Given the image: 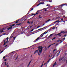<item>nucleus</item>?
I'll return each instance as SVG.
<instances>
[{
    "label": "nucleus",
    "mask_w": 67,
    "mask_h": 67,
    "mask_svg": "<svg viewBox=\"0 0 67 67\" xmlns=\"http://www.w3.org/2000/svg\"><path fill=\"white\" fill-rule=\"evenodd\" d=\"M38 50H36L35 51V52H34V54H35V53H38V52H39L38 53V55H40V54L42 52V50H43V48L42 47H41L40 46H39L37 47Z\"/></svg>",
    "instance_id": "1"
},
{
    "label": "nucleus",
    "mask_w": 67,
    "mask_h": 67,
    "mask_svg": "<svg viewBox=\"0 0 67 67\" xmlns=\"http://www.w3.org/2000/svg\"><path fill=\"white\" fill-rule=\"evenodd\" d=\"M43 36V35H42V36L41 37L40 35L39 37H38L34 41V42H36L37 41H38V39H39V38H40H40H42V37Z\"/></svg>",
    "instance_id": "2"
},
{
    "label": "nucleus",
    "mask_w": 67,
    "mask_h": 67,
    "mask_svg": "<svg viewBox=\"0 0 67 67\" xmlns=\"http://www.w3.org/2000/svg\"><path fill=\"white\" fill-rule=\"evenodd\" d=\"M44 4V2H41V3H39L38 4H37L36 5V7H37L39 5H40V4Z\"/></svg>",
    "instance_id": "3"
},
{
    "label": "nucleus",
    "mask_w": 67,
    "mask_h": 67,
    "mask_svg": "<svg viewBox=\"0 0 67 67\" xmlns=\"http://www.w3.org/2000/svg\"><path fill=\"white\" fill-rule=\"evenodd\" d=\"M55 35H56V36H57V35H58V36H62V34L60 33H59L57 35L55 34Z\"/></svg>",
    "instance_id": "4"
},
{
    "label": "nucleus",
    "mask_w": 67,
    "mask_h": 67,
    "mask_svg": "<svg viewBox=\"0 0 67 67\" xmlns=\"http://www.w3.org/2000/svg\"><path fill=\"white\" fill-rule=\"evenodd\" d=\"M12 26H11L10 27H9L7 29L8 30H12Z\"/></svg>",
    "instance_id": "5"
},
{
    "label": "nucleus",
    "mask_w": 67,
    "mask_h": 67,
    "mask_svg": "<svg viewBox=\"0 0 67 67\" xmlns=\"http://www.w3.org/2000/svg\"><path fill=\"white\" fill-rule=\"evenodd\" d=\"M48 33V31H47V32H46V31L44 33H43V34H42L40 35V36H41V35H43V34H46V33Z\"/></svg>",
    "instance_id": "6"
},
{
    "label": "nucleus",
    "mask_w": 67,
    "mask_h": 67,
    "mask_svg": "<svg viewBox=\"0 0 67 67\" xmlns=\"http://www.w3.org/2000/svg\"><path fill=\"white\" fill-rule=\"evenodd\" d=\"M60 18L59 17V16H58V17L56 18V19H55V18H53L52 19L53 20H56V19H58V18Z\"/></svg>",
    "instance_id": "7"
},
{
    "label": "nucleus",
    "mask_w": 67,
    "mask_h": 67,
    "mask_svg": "<svg viewBox=\"0 0 67 67\" xmlns=\"http://www.w3.org/2000/svg\"><path fill=\"white\" fill-rule=\"evenodd\" d=\"M63 41H64V39H63L61 40H60V43H62Z\"/></svg>",
    "instance_id": "8"
},
{
    "label": "nucleus",
    "mask_w": 67,
    "mask_h": 67,
    "mask_svg": "<svg viewBox=\"0 0 67 67\" xmlns=\"http://www.w3.org/2000/svg\"><path fill=\"white\" fill-rule=\"evenodd\" d=\"M51 21V19H49L48 20H47L46 21H45V22L46 23H48L49 21Z\"/></svg>",
    "instance_id": "9"
},
{
    "label": "nucleus",
    "mask_w": 67,
    "mask_h": 67,
    "mask_svg": "<svg viewBox=\"0 0 67 67\" xmlns=\"http://www.w3.org/2000/svg\"><path fill=\"white\" fill-rule=\"evenodd\" d=\"M61 51H59V52L57 54V57L58 56V55H59V54L60 53V52H61Z\"/></svg>",
    "instance_id": "10"
},
{
    "label": "nucleus",
    "mask_w": 67,
    "mask_h": 67,
    "mask_svg": "<svg viewBox=\"0 0 67 67\" xmlns=\"http://www.w3.org/2000/svg\"><path fill=\"white\" fill-rule=\"evenodd\" d=\"M57 65V64L56 63V62H55L54 64V65L53 66L54 67V66H55V65Z\"/></svg>",
    "instance_id": "11"
},
{
    "label": "nucleus",
    "mask_w": 67,
    "mask_h": 67,
    "mask_svg": "<svg viewBox=\"0 0 67 67\" xmlns=\"http://www.w3.org/2000/svg\"><path fill=\"white\" fill-rule=\"evenodd\" d=\"M36 31H37V30L34 31L33 32V33H34L32 34H35V33H36V32H36Z\"/></svg>",
    "instance_id": "12"
},
{
    "label": "nucleus",
    "mask_w": 67,
    "mask_h": 67,
    "mask_svg": "<svg viewBox=\"0 0 67 67\" xmlns=\"http://www.w3.org/2000/svg\"><path fill=\"white\" fill-rule=\"evenodd\" d=\"M53 35V34H51L48 37V38H49V37H51V36H52V35Z\"/></svg>",
    "instance_id": "13"
},
{
    "label": "nucleus",
    "mask_w": 67,
    "mask_h": 67,
    "mask_svg": "<svg viewBox=\"0 0 67 67\" xmlns=\"http://www.w3.org/2000/svg\"><path fill=\"white\" fill-rule=\"evenodd\" d=\"M21 24H22V23H21L19 24H16V25H21Z\"/></svg>",
    "instance_id": "14"
},
{
    "label": "nucleus",
    "mask_w": 67,
    "mask_h": 67,
    "mask_svg": "<svg viewBox=\"0 0 67 67\" xmlns=\"http://www.w3.org/2000/svg\"><path fill=\"white\" fill-rule=\"evenodd\" d=\"M58 24H56L55 26H56V25H58V23H59V22H60V21H59V20H58Z\"/></svg>",
    "instance_id": "15"
},
{
    "label": "nucleus",
    "mask_w": 67,
    "mask_h": 67,
    "mask_svg": "<svg viewBox=\"0 0 67 67\" xmlns=\"http://www.w3.org/2000/svg\"><path fill=\"white\" fill-rule=\"evenodd\" d=\"M63 59V58H62V57L60 58L59 59V61H60V60H62Z\"/></svg>",
    "instance_id": "16"
},
{
    "label": "nucleus",
    "mask_w": 67,
    "mask_h": 67,
    "mask_svg": "<svg viewBox=\"0 0 67 67\" xmlns=\"http://www.w3.org/2000/svg\"><path fill=\"white\" fill-rule=\"evenodd\" d=\"M61 34H62V33H63V34H64V31H62L60 32Z\"/></svg>",
    "instance_id": "17"
},
{
    "label": "nucleus",
    "mask_w": 67,
    "mask_h": 67,
    "mask_svg": "<svg viewBox=\"0 0 67 67\" xmlns=\"http://www.w3.org/2000/svg\"><path fill=\"white\" fill-rule=\"evenodd\" d=\"M27 22V23H28V24H30V23H31V22L28 21Z\"/></svg>",
    "instance_id": "18"
},
{
    "label": "nucleus",
    "mask_w": 67,
    "mask_h": 67,
    "mask_svg": "<svg viewBox=\"0 0 67 67\" xmlns=\"http://www.w3.org/2000/svg\"><path fill=\"white\" fill-rule=\"evenodd\" d=\"M12 37H13V36H12V35H11L10 37V38H12Z\"/></svg>",
    "instance_id": "19"
},
{
    "label": "nucleus",
    "mask_w": 67,
    "mask_h": 67,
    "mask_svg": "<svg viewBox=\"0 0 67 67\" xmlns=\"http://www.w3.org/2000/svg\"><path fill=\"white\" fill-rule=\"evenodd\" d=\"M4 32V31H3L0 30V33H2V32Z\"/></svg>",
    "instance_id": "20"
},
{
    "label": "nucleus",
    "mask_w": 67,
    "mask_h": 67,
    "mask_svg": "<svg viewBox=\"0 0 67 67\" xmlns=\"http://www.w3.org/2000/svg\"><path fill=\"white\" fill-rule=\"evenodd\" d=\"M32 61V60H31L29 62V64H28V65H30V64H31V62Z\"/></svg>",
    "instance_id": "21"
},
{
    "label": "nucleus",
    "mask_w": 67,
    "mask_h": 67,
    "mask_svg": "<svg viewBox=\"0 0 67 67\" xmlns=\"http://www.w3.org/2000/svg\"><path fill=\"white\" fill-rule=\"evenodd\" d=\"M50 61V59H49V60L47 61V63H49Z\"/></svg>",
    "instance_id": "22"
},
{
    "label": "nucleus",
    "mask_w": 67,
    "mask_h": 67,
    "mask_svg": "<svg viewBox=\"0 0 67 67\" xmlns=\"http://www.w3.org/2000/svg\"><path fill=\"white\" fill-rule=\"evenodd\" d=\"M45 8H43L42 9L40 10V11H42V10H45Z\"/></svg>",
    "instance_id": "23"
},
{
    "label": "nucleus",
    "mask_w": 67,
    "mask_h": 67,
    "mask_svg": "<svg viewBox=\"0 0 67 67\" xmlns=\"http://www.w3.org/2000/svg\"><path fill=\"white\" fill-rule=\"evenodd\" d=\"M6 39L7 40V41H8V40L9 39V37H8Z\"/></svg>",
    "instance_id": "24"
},
{
    "label": "nucleus",
    "mask_w": 67,
    "mask_h": 67,
    "mask_svg": "<svg viewBox=\"0 0 67 67\" xmlns=\"http://www.w3.org/2000/svg\"><path fill=\"white\" fill-rule=\"evenodd\" d=\"M19 20H18L16 22H15V23L16 24V23H18L19 22Z\"/></svg>",
    "instance_id": "25"
},
{
    "label": "nucleus",
    "mask_w": 67,
    "mask_h": 67,
    "mask_svg": "<svg viewBox=\"0 0 67 67\" xmlns=\"http://www.w3.org/2000/svg\"><path fill=\"white\" fill-rule=\"evenodd\" d=\"M48 48H48V47L47 48H46V49H45V50H47V49H48Z\"/></svg>",
    "instance_id": "26"
},
{
    "label": "nucleus",
    "mask_w": 67,
    "mask_h": 67,
    "mask_svg": "<svg viewBox=\"0 0 67 67\" xmlns=\"http://www.w3.org/2000/svg\"><path fill=\"white\" fill-rule=\"evenodd\" d=\"M15 25V24H13L12 25V26H14Z\"/></svg>",
    "instance_id": "27"
},
{
    "label": "nucleus",
    "mask_w": 67,
    "mask_h": 67,
    "mask_svg": "<svg viewBox=\"0 0 67 67\" xmlns=\"http://www.w3.org/2000/svg\"><path fill=\"white\" fill-rule=\"evenodd\" d=\"M61 21H62V22L63 21H64V20L63 19V18H62V19H61Z\"/></svg>",
    "instance_id": "28"
},
{
    "label": "nucleus",
    "mask_w": 67,
    "mask_h": 67,
    "mask_svg": "<svg viewBox=\"0 0 67 67\" xmlns=\"http://www.w3.org/2000/svg\"><path fill=\"white\" fill-rule=\"evenodd\" d=\"M5 66H7V62H5Z\"/></svg>",
    "instance_id": "29"
},
{
    "label": "nucleus",
    "mask_w": 67,
    "mask_h": 67,
    "mask_svg": "<svg viewBox=\"0 0 67 67\" xmlns=\"http://www.w3.org/2000/svg\"><path fill=\"white\" fill-rule=\"evenodd\" d=\"M34 9V8H32L31 9V10L30 11V12H31V11H32V10H33Z\"/></svg>",
    "instance_id": "30"
},
{
    "label": "nucleus",
    "mask_w": 67,
    "mask_h": 67,
    "mask_svg": "<svg viewBox=\"0 0 67 67\" xmlns=\"http://www.w3.org/2000/svg\"><path fill=\"white\" fill-rule=\"evenodd\" d=\"M51 45H49L48 46V47L49 48V47H51Z\"/></svg>",
    "instance_id": "31"
},
{
    "label": "nucleus",
    "mask_w": 67,
    "mask_h": 67,
    "mask_svg": "<svg viewBox=\"0 0 67 67\" xmlns=\"http://www.w3.org/2000/svg\"><path fill=\"white\" fill-rule=\"evenodd\" d=\"M33 30H34V29H32L31 30L30 32H32V31H33Z\"/></svg>",
    "instance_id": "32"
},
{
    "label": "nucleus",
    "mask_w": 67,
    "mask_h": 67,
    "mask_svg": "<svg viewBox=\"0 0 67 67\" xmlns=\"http://www.w3.org/2000/svg\"><path fill=\"white\" fill-rule=\"evenodd\" d=\"M60 41V40L58 39L57 41V42H58Z\"/></svg>",
    "instance_id": "33"
},
{
    "label": "nucleus",
    "mask_w": 67,
    "mask_h": 67,
    "mask_svg": "<svg viewBox=\"0 0 67 67\" xmlns=\"http://www.w3.org/2000/svg\"><path fill=\"white\" fill-rule=\"evenodd\" d=\"M67 33V31L64 32V34H65V33Z\"/></svg>",
    "instance_id": "34"
},
{
    "label": "nucleus",
    "mask_w": 67,
    "mask_h": 67,
    "mask_svg": "<svg viewBox=\"0 0 67 67\" xmlns=\"http://www.w3.org/2000/svg\"><path fill=\"white\" fill-rule=\"evenodd\" d=\"M40 10H38V11H37L36 12L37 13H38V12H40Z\"/></svg>",
    "instance_id": "35"
},
{
    "label": "nucleus",
    "mask_w": 67,
    "mask_h": 67,
    "mask_svg": "<svg viewBox=\"0 0 67 67\" xmlns=\"http://www.w3.org/2000/svg\"><path fill=\"white\" fill-rule=\"evenodd\" d=\"M62 38L64 40V41H65V37H64V38Z\"/></svg>",
    "instance_id": "36"
},
{
    "label": "nucleus",
    "mask_w": 67,
    "mask_h": 67,
    "mask_svg": "<svg viewBox=\"0 0 67 67\" xmlns=\"http://www.w3.org/2000/svg\"><path fill=\"white\" fill-rule=\"evenodd\" d=\"M15 38H16V37H14V40L15 39Z\"/></svg>",
    "instance_id": "37"
},
{
    "label": "nucleus",
    "mask_w": 67,
    "mask_h": 67,
    "mask_svg": "<svg viewBox=\"0 0 67 67\" xmlns=\"http://www.w3.org/2000/svg\"><path fill=\"white\" fill-rule=\"evenodd\" d=\"M3 51H4V50H3L1 52V53H2V52H3Z\"/></svg>",
    "instance_id": "38"
},
{
    "label": "nucleus",
    "mask_w": 67,
    "mask_h": 67,
    "mask_svg": "<svg viewBox=\"0 0 67 67\" xmlns=\"http://www.w3.org/2000/svg\"><path fill=\"white\" fill-rule=\"evenodd\" d=\"M67 36V35H64V37H66Z\"/></svg>",
    "instance_id": "39"
},
{
    "label": "nucleus",
    "mask_w": 67,
    "mask_h": 67,
    "mask_svg": "<svg viewBox=\"0 0 67 67\" xmlns=\"http://www.w3.org/2000/svg\"><path fill=\"white\" fill-rule=\"evenodd\" d=\"M24 33V32H21V34H23Z\"/></svg>",
    "instance_id": "40"
},
{
    "label": "nucleus",
    "mask_w": 67,
    "mask_h": 67,
    "mask_svg": "<svg viewBox=\"0 0 67 67\" xmlns=\"http://www.w3.org/2000/svg\"><path fill=\"white\" fill-rule=\"evenodd\" d=\"M3 59H5V56L3 57Z\"/></svg>",
    "instance_id": "41"
},
{
    "label": "nucleus",
    "mask_w": 67,
    "mask_h": 67,
    "mask_svg": "<svg viewBox=\"0 0 67 67\" xmlns=\"http://www.w3.org/2000/svg\"><path fill=\"white\" fill-rule=\"evenodd\" d=\"M5 45V43L4 42V44L3 45Z\"/></svg>",
    "instance_id": "42"
},
{
    "label": "nucleus",
    "mask_w": 67,
    "mask_h": 67,
    "mask_svg": "<svg viewBox=\"0 0 67 67\" xmlns=\"http://www.w3.org/2000/svg\"><path fill=\"white\" fill-rule=\"evenodd\" d=\"M56 49H54V50H53V52H55V51H56Z\"/></svg>",
    "instance_id": "43"
},
{
    "label": "nucleus",
    "mask_w": 67,
    "mask_h": 67,
    "mask_svg": "<svg viewBox=\"0 0 67 67\" xmlns=\"http://www.w3.org/2000/svg\"><path fill=\"white\" fill-rule=\"evenodd\" d=\"M44 11L45 12H46V11H47V10L46 9H45V10H44Z\"/></svg>",
    "instance_id": "44"
},
{
    "label": "nucleus",
    "mask_w": 67,
    "mask_h": 67,
    "mask_svg": "<svg viewBox=\"0 0 67 67\" xmlns=\"http://www.w3.org/2000/svg\"><path fill=\"white\" fill-rule=\"evenodd\" d=\"M29 65H29L28 64L27 66V67H29Z\"/></svg>",
    "instance_id": "45"
},
{
    "label": "nucleus",
    "mask_w": 67,
    "mask_h": 67,
    "mask_svg": "<svg viewBox=\"0 0 67 67\" xmlns=\"http://www.w3.org/2000/svg\"><path fill=\"white\" fill-rule=\"evenodd\" d=\"M8 41H7L5 42V43H8Z\"/></svg>",
    "instance_id": "46"
},
{
    "label": "nucleus",
    "mask_w": 67,
    "mask_h": 67,
    "mask_svg": "<svg viewBox=\"0 0 67 67\" xmlns=\"http://www.w3.org/2000/svg\"><path fill=\"white\" fill-rule=\"evenodd\" d=\"M47 5V6H48V7H50V5L49 6L48 4H47V5Z\"/></svg>",
    "instance_id": "47"
},
{
    "label": "nucleus",
    "mask_w": 67,
    "mask_h": 67,
    "mask_svg": "<svg viewBox=\"0 0 67 67\" xmlns=\"http://www.w3.org/2000/svg\"><path fill=\"white\" fill-rule=\"evenodd\" d=\"M35 15H36V14H34V16H35Z\"/></svg>",
    "instance_id": "48"
},
{
    "label": "nucleus",
    "mask_w": 67,
    "mask_h": 67,
    "mask_svg": "<svg viewBox=\"0 0 67 67\" xmlns=\"http://www.w3.org/2000/svg\"><path fill=\"white\" fill-rule=\"evenodd\" d=\"M4 30V28L2 29V30Z\"/></svg>",
    "instance_id": "49"
},
{
    "label": "nucleus",
    "mask_w": 67,
    "mask_h": 67,
    "mask_svg": "<svg viewBox=\"0 0 67 67\" xmlns=\"http://www.w3.org/2000/svg\"><path fill=\"white\" fill-rule=\"evenodd\" d=\"M56 38V37H54L53 39V40H54V39H55Z\"/></svg>",
    "instance_id": "50"
},
{
    "label": "nucleus",
    "mask_w": 67,
    "mask_h": 67,
    "mask_svg": "<svg viewBox=\"0 0 67 67\" xmlns=\"http://www.w3.org/2000/svg\"><path fill=\"white\" fill-rule=\"evenodd\" d=\"M4 61H7V59H5L4 60Z\"/></svg>",
    "instance_id": "51"
},
{
    "label": "nucleus",
    "mask_w": 67,
    "mask_h": 67,
    "mask_svg": "<svg viewBox=\"0 0 67 67\" xmlns=\"http://www.w3.org/2000/svg\"><path fill=\"white\" fill-rule=\"evenodd\" d=\"M53 30H54L55 29V27H53L52 28Z\"/></svg>",
    "instance_id": "52"
},
{
    "label": "nucleus",
    "mask_w": 67,
    "mask_h": 67,
    "mask_svg": "<svg viewBox=\"0 0 67 67\" xmlns=\"http://www.w3.org/2000/svg\"><path fill=\"white\" fill-rule=\"evenodd\" d=\"M38 2H40V0H38Z\"/></svg>",
    "instance_id": "53"
},
{
    "label": "nucleus",
    "mask_w": 67,
    "mask_h": 67,
    "mask_svg": "<svg viewBox=\"0 0 67 67\" xmlns=\"http://www.w3.org/2000/svg\"><path fill=\"white\" fill-rule=\"evenodd\" d=\"M44 65H41L40 67H42V66H43Z\"/></svg>",
    "instance_id": "54"
},
{
    "label": "nucleus",
    "mask_w": 67,
    "mask_h": 67,
    "mask_svg": "<svg viewBox=\"0 0 67 67\" xmlns=\"http://www.w3.org/2000/svg\"><path fill=\"white\" fill-rule=\"evenodd\" d=\"M31 16H32V15H34V14H32L31 15Z\"/></svg>",
    "instance_id": "55"
},
{
    "label": "nucleus",
    "mask_w": 67,
    "mask_h": 67,
    "mask_svg": "<svg viewBox=\"0 0 67 67\" xmlns=\"http://www.w3.org/2000/svg\"><path fill=\"white\" fill-rule=\"evenodd\" d=\"M3 35H5V33H4L3 34Z\"/></svg>",
    "instance_id": "56"
},
{
    "label": "nucleus",
    "mask_w": 67,
    "mask_h": 67,
    "mask_svg": "<svg viewBox=\"0 0 67 67\" xmlns=\"http://www.w3.org/2000/svg\"><path fill=\"white\" fill-rule=\"evenodd\" d=\"M42 18V17H39L38 18L39 19H40V18Z\"/></svg>",
    "instance_id": "57"
},
{
    "label": "nucleus",
    "mask_w": 67,
    "mask_h": 67,
    "mask_svg": "<svg viewBox=\"0 0 67 67\" xmlns=\"http://www.w3.org/2000/svg\"><path fill=\"white\" fill-rule=\"evenodd\" d=\"M46 27V26L44 27H43V29H44V28H45Z\"/></svg>",
    "instance_id": "58"
},
{
    "label": "nucleus",
    "mask_w": 67,
    "mask_h": 67,
    "mask_svg": "<svg viewBox=\"0 0 67 67\" xmlns=\"http://www.w3.org/2000/svg\"><path fill=\"white\" fill-rule=\"evenodd\" d=\"M54 43H53V44H51V46H52V45H54Z\"/></svg>",
    "instance_id": "59"
},
{
    "label": "nucleus",
    "mask_w": 67,
    "mask_h": 67,
    "mask_svg": "<svg viewBox=\"0 0 67 67\" xmlns=\"http://www.w3.org/2000/svg\"><path fill=\"white\" fill-rule=\"evenodd\" d=\"M57 45H58V44H57L55 45V46H57Z\"/></svg>",
    "instance_id": "60"
},
{
    "label": "nucleus",
    "mask_w": 67,
    "mask_h": 67,
    "mask_svg": "<svg viewBox=\"0 0 67 67\" xmlns=\"http://www.w3.org/2000/svg\"><path fill=\"white\" fill-rule=\"evenodd\" d=\"M52 0H51V1H49V2H52Z\"/></svg>",
    "instance_id": "61"
},
{
    "label": "nucleus",
    "mask_w": 67,
    "mask_h": 67,
    "mask_svg": "<svg viewBox=\"0 0 67 67\" xmlns=\"http://www.w3.org/2000/svg\"><path fill=\"white\" fill-rule=\"evenodd\" d=\"M55 22H58V21H56Z\"/></svg>",
    "instance_id": "62"
},
{
    "label": "nucleus",
    "mask_w": 67,
    "mask_h": 67,
    "mask_svg": "<svg viewBox=\"0 0 67 67\" xmlns=\"http://www.w3.org/2000/svg\"><path fill=\"white\" fill-rule=\"evenodd\" d=\"M56 21L54 22H53V23H54L55 24L56 23Z\"/></svg>",
    "instance_id": "63"
},
{
    "label": "nucleus",
    "mask_w": 67,
    "mask_h": 67,
    "mask_svg": "<svg viewBox=\"0 0 67 67\" xmlns=\"http://www.w3.org/2000/svg\"><path fill=\"white\" fill-rule=\"evenodd\" d=\"M36 14H38V13H36Z\"/></svg>",
    "instance_id": "64"
}]
</instances>
